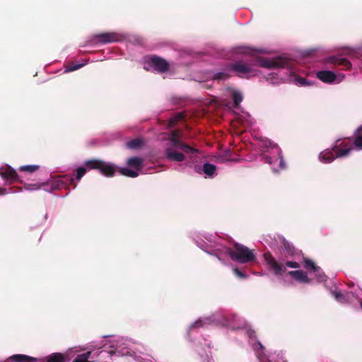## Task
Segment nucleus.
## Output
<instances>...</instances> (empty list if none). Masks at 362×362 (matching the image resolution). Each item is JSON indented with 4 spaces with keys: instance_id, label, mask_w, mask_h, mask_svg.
<instances>
[{
    "instance_id": "ddd939ff",
    "label": "nucleus",
    "mask_w": 362,
    "mask_h": 362,
    "mask_svg": "<svg viewBox=\"0 0 362 362\" xmlns=\"http://www.w3.org/2000/svg\"><path fill=\"white\" fill-rule=\"evenodd\" d=\"M122 37L120 35L115 33H104L98 35H95L93 37V41L94 42L100 43H110L118 42L121 40Z\"/></svg>"
},
{
    "instance_id": "37998d69",
    "label": "nucleus",
    "mask_w": 362,
    "mask_h": 362,
    "mask_svg": "<svg viewBox=\"0 0 362 362\" xmlns=\"http://www.w3.org/2000/svg\"><path fill=\"white\" fill-rule=\"evenodd\" d=\"M210 243H212V240L211 239H207Z\"/></svg>"
},
{
    "instance_id": "2f4dec72",
    "label": "nucleus",
    "mask_w": 362,
    "mask_h": 362,
    "mask_svg": "<svg viewBox=\"0 0 362 362\" xmlns=\"http://www.w3.org/2000/svg\"><path fill=\"white\" fill-rule=\"evenodd\" d=\"M86 173V169L83 167H79L76 170V180H79Z\"/></svg>"
},
{
    "instance_id": "7ed1b4c3",
    "label": "nucleus",
    "mask_w": 362,
    "mask_h": 362,
    "mask_svg": "<svg viewBox=\"0 0 362 362\" xmlns=\"http://www.w3.org/2000/svg\"><path fill=\"white\" fill-rule=\"evenodd\" d=\"M262 156L266 163L272 166L274 173H278L285 168L281 151L279 147L268 139L262 140Z\"/></svg>"
},
{
    "instance_id": "a878e982",
    "label": "nucleus",
    "mask_w": 362,
    "mask_h": 362,
    "mask_svg": "<svg viewBox=\"0 0 362 362\" xmlns=\"http://www.w3.org/2000/svg\"><path fill=\"white\" fill-rule=\"evenodd\" d=\"M296 84L299 86H311L313 83L308 79L303 77H297L295 78Z\"/></svg>"
},
{
    "instance_id": "423d86ee",
    "label": "nucleus",
    "mask_w": 362,
    "mask_h": 362,
    "mask_svg": "<svg viewBox=\"0 0 362 362\" xmlns=\"http://www.w3.org/2000/svg\"><path fill=\"white\" fill-rule=\"evenodd\" d=\"M340 142L341 140L337 141L336 145L332 150L326 149L321 152L319 155L320 160L325 163H329L333 161L336 158H341L347 156L353 148L348 144H345L341 148L337 149V147L341 146Z\"/></svg>"
},
{
    "instance_id": "6ab92c4d",
    "label": "nucleus",
    "mask_w": 362,
    "mask_h": 362,
    "mask_svg": "<svg viewBox=\"0 0 362 362\" xmlns=\"http://www.w3.org/2000/svg\"><path fill=\"white\" fill-rule=\"evenodd\" d=\"M328 62L331 64H337L344 66L346 69H349L351 67V63L344 58L331 57Z\"/></svg>"
},
{
    "instance_id": "c9c22d12",
    "label": "nucleus",
    "mask_w": 362,
    "mask_h": 362,
    "mask_svg": "<svg viewBox=\"0 0 362 362\" xmlns=\"http://www.w3.org/2000/svg\"><path fill=\"white\" fill-rule=\"evenodd\" d=\"M234 274L240 279H245L247 277V275L242 272L239 271L238 269L234 268L233 269Z\"/></svg>"
},
{
    "instance_id": "9b49d317",
    "label": "nucleus",
    "mask_w": 362,
    "mask_h": 362,
    "mask_svg": "<svg viewBox=\"0 0 362 362\" xmlns=\"http://www.w3.org/2000/svg\"><path fill=\"white\" fill-rule=\"evenodd\" d=\"M316 76L321 81L327 83L338 84L345 78V74L340 73L336 74L332 71H319L316 73Z\"/></svg>"
},
{
    "instance_id": "5701e85b",
    "label": "nucleus",
    "mask_w": 362,
    "mask_h": 362,
    "mask_svg": "<svg viewBox=\"0 0 362 362\" xmlns=\"http://www.w3.org/2000/svg\"><path fill=\"white\" fill-rule=\"evenodd\" d=\"M332 296L334 297V298L340 302V303H345L348 301V298H349V293H347L346 296L341 293L340 292H337L336 291H332Z\"/></svg>"
},
{
    "instance_id": "393cba45",
    "label": "nucleus",
    "mask_w": 362,
    "mask_h": 362,
    "mask_svg": "<svg viewBox=\"0 0 362 362\" xmlns=\"http://www.w3.org/2000/svg\"><path fill=\"white\" fill-rule=\"evenodd\" d=\"M47 362H64V358L62 354L56 353L49 356Z\"/></svg>"
},
{
    "instance_id": "f8f14e48",
    "label": "nucleus",
    "mask_w": 362,
    "mask_h": 362,
    "mask_svg": "<svg viewBox=\"0 0 362 362\" xmlns=\"http://www.w3.org/2000/svg\"><path fill=\"white\" fill-rule=\"evenodd\" d=\"M235 114L234 127L237 128L238 124L244 127H252L254 124L255 121L249 113L242 111L241 113L235 112Z\"/></svg>"
},
{
    "instance_id": "f3484780",
    "label": "nucleus",
    "mask_w": 362,
    "mask_h": 362,
    "mask_svg": "<svg viewBox=\"0 0 362 362\" xmlns=\"http://www.w3.org/2000/svg\"><path fill=\"white\" fill-rule=\"evenodd\" d=\"M288 275L292 276L296 281L300 283H309V279L306 272L302 270L291 271L288 273Z\"/></svg>"
},
{
    "instance_id": "9d476101",
    "label": "nucleus",
    "mask_w": 362,
    "mask_h": 362,
    "mask_svg": "<svg viewBox=\"0 0 362 362\" xmlns=\"http://www.w3.org/2000/svg\"><path fill=\"white\" fill-rule=\"evenodd\" d=\"M85 165L89 169H99L103 175L107 177L114 175L116 171L115 165L100 160H88L85 163Z\"/></svg>"
},
{
    "instance_id": "dca6fc26",
    "label": "nucleus",
    "mask_w": 362,
    "mask_h": 362,
    "mask_svg": "<svg viewBox=\"0 0 362 362\" xmlns=\"http://www.w3.org/2000/svg\"><path fill=\"white\" fill-rule=\"evenodd\" d=\"M0 175L6 182H13L18 180V174L16 170L10 166L0 168Z\"/></svg>"
},
{
    "instance_id": "c756f323",
    "label": "nucleus",
    "mask_w": 362,
    "mask_h": 362,
    "mask_svg": "<svg viewBox=\"0 0 362 362\" xmlns=\"http://www.w3.org/2000/svg\"><path fill=\"white\" fill-rule=\"evenodd\" d=\"M24 187L26 190L33 191L37 190L41 187V185L37 183L35 184H25Z\"/></svg>"
},
{
    "instance_id": "ea45409f",
    "label": "nucleus",
    "mask_w": 362,
    "mask_h": 362,
    "mask_svg": "<svg viewBox=\"0 0 362 362\" xmlns=\"http://www.w3.org/2000/svg\"><path fill=\"white\" fill-rule=\"evenodd\" d=\"M216 257H218V259H221V257H218V255H216Z\"/></svg>"
},
{
    "instance_id": "72a5a7b5",
    "label": "nucleus",
    "mask_w": 362,
    "mask_h": 362,
    "mask_svg": "<svg viewBox=\"0 0 362 362\" xmlns=\"http://www.w3.org/2000/svg\"><path fill=\"white\" fill-rule=\"evenodd\" d=\"M354 144L357 148L362 149V135H360L356 138Z\"/></svg>"
},
{
    "instance_id": "cd10ccee",
    "label": "nucleus",
    "mask_w": 362,
    "mask_h": 362,
    "mask_svg": "<svg viewBox=\"0 0 362 362\" xmlns=\"http://www.w3.org/2000/svg\"><path fill=\"white\" fill-rule=\"evenodd\" d=\"M252 52V49L248 47H238L236 49V52L241 54H250Z\"/></svg>"
},
{
    "instance_id": "aec40b11",
    "label": "nucleus",
    "mask_w": 362,
    "mask_h": 362,
    "mask_svg": "<svg viewBox=\"0 0 362 362\" xmlns=\"http://www.w3.org/2000/svg\"><path fill=\"white\" fill-rule=\"evenodd\" d=\"M202 170L204 173L205 174L206 177H211L214 175L216 170V165L206 163H204L202 168Z\"/></svg>"
},
{
    "instance_id": "412c9836",
    "label": "nucleus",
    "mask_w": 362,
    "mask_h": 362,
    "mask_svg": "<svg viewBox=\"0 0 362 362\" xmlns=\"http://www.w3.org/2000/svg\"><path fill=\"white\" fill-rule=\"evenodd\" d=\"M91 358V352L88 351L81 354L78 355L73 362H93Z\"/></svg>"
},
{
    "instance_id": "7c9ffc66",
    "label": "nucleus",
    "mask_w": 362,
    "mask_h": 362,
    "mask_svg": "<svg viewBox=\"0 0 362 362\" xmlns=\"http://www.w3.org/2000/svg\"><path fill=\"white\" fill-rule=\"evenodd\" d=\"M229 76L228 74H226L225 72H217L214 74L213 78L214 79L222 80L228 78Z\"/></svg>"
},
{
    "instance_id": "c85d7f7f",
    "label": "nucleus",
    "mask_w": 362,
    "mask_h": 362,
    "mask_svg": "<svg viewBox=\"0 0 362 362\" xmlns=\"http://www.w3.org/2000/svg\"><path fill=\"white\" fill-rule=\"evenodd\" d=\"M84 65H85V63H83V64H76L74 65L67 66L64 72L67 73V72H70V71H73L77 70V69L81 68L82 66H83Z\"/></svg>"
},
{
    "instance_id": "473e14b6",
    "label": "nucleus",
    "mask_w": 362,
    "mask_h": 362,
    "mask_svg": "<svg viewBox=\"0 0 362 362\" xmlns=\"http://www.w3.org/2000/svg\"><path fill=\"white\" fill-rule=\"evenodd\" d=\"M74 177L71 175H66L61 177V182L62 184H66L68 182L73 183L74 182Z\"/></svg>"
},
{
    "instance_id": "2eb2a0df",
    "label": "nucleus",
    "mask_w": 362,
    "mask_h": 362,
    "mask_svg": "<svg viewBox=\"0 0 362 362\" xmlns=\"http://www.w3.org/2000/svg\"><path fill=\"white\" fill-rule=\"evenodd\" d=\"M122 339L113 341L110 345L111 349L109 353L112 356H124L129 353L128 350L122 347V345L124 344Z\"/></svg>"
},
{
    "instance_id": "4be33fe9",
    "label": "nucleus",
    "mask_w": 362,
    "mask_h": 362,
    "mask_svg": "<svg viewBox=\"0 0 362 362\" xmlns=\"http://www.w3.org/2000/svg\"><path fill=\"white\" fill-rule=\"evenodd\" d=\"M144 144V141L141 139H135L127 143V148L130 149H137L141 148Z\"/></svg>"
},
{
    "instance_id": "bb28decb",
    "label": "nucleus",
    "mask_w": 362,
    "mask_h": 362,
    "mask_svg": "<svg viewBox=\"0 0 362 362\" xmlns=\"http://www.w3.org/2000/svg\"><path fill=\"white\" fill-rule=\"evenodd\" d=\"M39 168L38 165H23L19 168L21 171H26L29 173H33L37 170Z\"/></svg>"
},
{
    "instance_id": "39448f33",
    "label": "nucleus",
    "mask_w": 362,
    "mask_h": 362,
    "mask_svg": "<svg viewBox=\"0 0 362 362\" xmlns=\"http://www.w3.org/2000/svg\"><path fill=\"white\" fill-rule=\"evenodd\" d=\"M211 323L220 324L223 326H230L233 329H240L243 327L245 325V322L235 315H231L230 319L224 317L221 320L214 319V317L212 318L211 317L199 318L190 326L187 334L189 335L190 333L196 328L204 327Z\"/></svg>"
},
{
    "instance_id": "b1692460",
    "label": "nucleus",
    "mask_w": 362,
    "mask_h": 362,
    "mask_svg": "<svg viewBox=\"0 0 362 362\" xmlns=\"http://www.w3.org/2000/svg\"><path fill=\"white\" fill-rule=\"evenodd\" d=\"M232 98L235 108H238L240 103L243 100L242 93L238 90H233L232 93Z\"/></svg>"
},
{
    "instance_id": "c03bdc74",
    "label": "nucleus",
    "mask_w": 362,
    "mask_h": 362,
    "mask_svg": "<svg viewBox=\"0 0 362 362\" xmlns=\"http://www.w3.org/2000/svg\"><path fill=\"white\" fill-rule=\"evenodd\" d=\"M360 304H361V307L362 308V301L360 302Z\"/></svg>"
},
{
    "instance_id": "0eeeda50",
    "label": "nucleus",
    "mask_w": 362,
    "mask_h": 362,
    "mask_svg": "<svg viewBox=\"0 0 362 362\" xmlns=\"http://www.w3.org/2000/svg\"><path fill=\"white\" fill-rule=\"evenodd\" d=\"M144 68L147 71L164 72L168 69V63L163 59L156 56L146 57L144 59Z\"/></svg>"
},
{
    "instance_id": "58836bf2",
    "label": "nucleus",
    "mask_w": 362,
    "mask_h": 362,
    "mask_svg": "<svg viewBox=\"0 0 362 362\" xmlns=\"http://www.w3.org/2000/svg\"><path fill=\"white\" fill-rule=\"evenodd\" d=\"M358 130V131H361L362 130V127H360Z\"/></svg>"
},
{
    "instance_id": "6e6552de",
    "label": "nucleus",
    "mask_w": 362,
    "mask_h": 362,
    "mask_svg": "<svg viewBox=\"0 0 362 362\" xmlns=\"http://www.w3.org/2000/svg\"><path fill=\"white\" fill-rule=\"evenodd\" d=\"M264 259L267 264L276 275H280L285 271L286 267L291 268H298L299 264L296 262L287 261L285 264L279 263L270 254H264Z\"/></svg>"
},
{
    "instance_id": "f704fd0d",
    "label": "nucleus",
    "mask_w": 362,
    "mask_h": 362,
    "mask_svg": "<svg viewBox=\"0 0 362 362\" xmlns=\"http://www.w3.org/2000/svg\"><path fill=\"white\" fill-rule=\"evenodd\" d=\"M247 334L250 338V342L252 343V340L255 339V334L254 330L250 328L247 329Z\"/></svg>"
},
{
    "instance_id": "e433bc0d",
    "label": "nucleus",
    "mask_w": 362,
    "mask_h": 362,
    "mask_svg": "<svg viewBox=\"0 0 362 362\" xmlns=\"http://www.w3.org/2000/svg\"><path fill=\"white\" fill-rule=\"evenodd\" d=\"M6 194V190L4 189L0 188V194Z\"/></svg>"
},
{
    "instance_id": "f03ea898",
    "label": "nucleus",
    "mask_w": 362,
    "mask_h": 362,
    "mask_svg": "<svg viewBox=\"0 0 362 362\" xmlns=\"http://www.w3.org/2000/svg\"><path fill=\"white\" fill-rule=\"evenodd\" d=\"M181 132L173 131L167 138L163 139L162 146L165 158L170 161L181 162L189 155L191 159L197 157V149L185 144L181 140Z\"/></svg>"
},
{
    "instance_id": "4c0bfd02",
    "label": "nucleus",
    "mask_w": 362,
    "mask_h": 362,
    "mask_svg": "<svg viewBox=\"0 0 362 362\" xmlns=\"http://www.w3.org/2000/svg\"><path fill=\"white\" fill-rule=\"evenodd\" d=\"M173 123H174V119H171V120L170 121L169 125H170V127H172V126H173Z\"/></svg>"
},
{
    "instance_id": "79ce46f5",
    "label": "nucleus",
    "mask_w": 362,
    "mask_h": 362,
    "mask_svg": "<svg viewBox=\"0 0 362 362\" xmlns=\"http://www.w3.org/2000/svg\"><path fill=\"white\" fill-rule=\"evenodd\" d=\"M216 257H218V259H221V257H218V255H216Z\"/></svg>"
},
{
    "instance_id": "4468645a",
    "label": "nucleus",
    "mask_w": 362,
    "mask_h": 362,
    "mask_svg": "<svg viewBox=\"0 0 362 362\" xmlns=\"http://www.w3.org/2000/svg\"><path fill=\"white\" fill-rule=\"evenodd\" d=\"M303 266L305 269L312 271L315 274L316 280L318 282L326 281L327 276L320 267L315 266V263L310 259H305L303 262Z\"/></svg>"
},
{
    "instance_id": "1a4fd4ad",
    "label": "nucleus",
    "mask_w": 362,
    "mask_h": 362,
    "mask_svg": "<svg viewBox=\"0 0 362 362\" xmlns=\"http://www.w3.org/2000/svg\"><path fill=\"white\" fill-rule=\"evenodd\" d=\"M127 164L129 166L133 168V169L122 168L119 170L120 174L129 177H136L141 173V168L143 165V159L139 157L129 158L127 161Z\"/></svg>"
},
{
    "instance_id": "f257e3e1",
    "label": "nucleus",
    "mask_w": 362,
    "mask_h": 362,
    "mask_svg": "<svg viewBox=\"0 0 362 362\" xmlns=\"http://www.w3.org/2000/svg\"><path fill=\"white\" fill-rule=\"evenodd\" d=\"M278 70V72H272L269 74L267 80L272 84H279L290 80L288 76L284 74L288 71L283 69L288 65V62L282 58H258L256 64L246 63L243 61L237 62L230 66V70L234 71L240 77L249 78L256 76L258 73L256 66Z\"/></svg>"
},
{
    "instance_id": "a19ab883",
    "label": "nucleus",
    "mask_w": 362,
    "mask_h": 362,
    "mask_svg": "<svg viewBox=\"0 0 362 362\" xmlns=\"http://www.w3.org/2000/svg\"><path fill=\"white\" fill-rule=\"evenodd\" d=\"M216 257H218V259H221V257H218V255H216Z\"/></svg>"
},
{
    "instance_id": "a211bd4d",
    "label": "nucleus",
    "mask_w": 362,
    "mask_h": 362,
    "mask_svg": "<svg viewBox=\"0 0 362 362\" xmlns=\"http://www.w3.org/2000/svg\"><path fill=\"white\" fill-rule=\"evenodd\" d=\"M9 362H36V358L23 354H16L8 358Z\"/></svg>"
},
{
    "instance_id": "20e7f679",
    "label": "nucleus",
    "mask_w": 362,
    "mask_h": 362,
    "mask_svg": "<svg viewBox=\"0 0 362 362\" xmlns=\"http://www.w3.org/2000/svg\"><path fill=\"white\" fill-rule=\"evenodd\" d=\"M216 250L218 251L221 254L230 256L232 260L240 264L247 263L255 259V255L252 250L238 243L235 245L234 250L231 248L222 246L217 247Z\"/></svg>"
}]
</instances>
